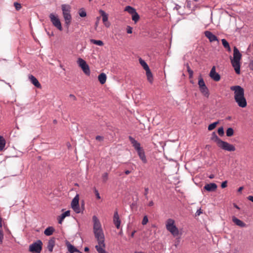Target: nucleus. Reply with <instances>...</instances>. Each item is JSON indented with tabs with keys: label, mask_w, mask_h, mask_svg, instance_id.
Segmentation results:
<instances>
[{
	"label": "nucleus",
	"mask_w": 253,
	"mask_h": 253,
	"mask_svg": "<svg viewBox=\"0 0 253 253\" xmlns=\"http://www.w3.org/2000/svg\"><path fill=\"white\" fill-rule=\"evenodd\" d=\"M230 89L234 91V99L238 106L242 108L247 106V103L245 97L244 88L240 85H234L230 87Z\"/></svg>",
	"instance_id": "nucleus-1"
},
{
	"label": "nucleus",
	"mask_w": 253,
	"mask_h": 253,
	"mask_svg": "<svg viewBox=\"0 0 253 253\" xmlns=\"http://www.w3.org/2000/svg\"><path fill=\"white\" fill-rule=\"evenodd\" d=\"M242 54L236 46L233 48V57H230L231 64L234 68L235 72L237 74H240L241 73V60L242 59Z\"/></svg>",
	"instance_id": "nucleus-2"
},
{
	"label": "nucleus",
	"mask_w": 253,
	"mask_h": 253,
	"mask_svg": "<svg viewBox=\"0 0 253 253\" xmlns=\"http://www.w3.org/2000/svg\"><path fill=\"white\" fill-rule=\"evenodd\" d=\"M71 6L68 4H63L61 5L62 14L65 20V25L68 28L72 20V16L70 14Z\"/></svg>",
	"instance_id": "nucleus-3"
},
{
	"label": "nucleus",
	"mask_w": 253,
	"mask_h": 253,
	"mask_svg": "<svg viewBox=\"0 0 253 253\" xmlns=\"http://www.w3.org/2000/svg\"><path fill=\"white\" fill-rule=\"evenodd\" d=\"M174 220L171 218H169L166 221V228L174 236H178L179 234L177 227L175 225Z\"/></svg>",
	"instance_id": "nucleus-4"
},
{
	"label": "nucleus",
	"mask_w": 253,
	"mask_h": 253,
	"mask_svg": "<svg viewBox=\"0 0 253 253\" xmlns=\"http://www.w3.org/2000/svg\"><path fill=\"white\" fill-rule=\"evenodd\" d=\"M42 243L41 240H37L29 246V251L33 253H40L42 249Z\"/></svg>",
	"instance_id": "nucleus-5"
},
{
	"label": "nucleus",
	"mask_w": 253,
	"mask_h": 253,
	"mask_svg": "<svg viewBox=\"0 0 253 253\" xmlns=\"http://www.w3.org/2000/svg\"><path fill=\"white\" fill-rule=\"evenodd\" d=\"M77 62L79 66L81 68L84 73L86 75H89L90 73V69L86 61L81 58H79Z\"/></svg>",
	"instance_id": "nucleus-6"
},
{
	"label": "nucleus",
	"mask_w": 253,
	"mask_h": 253,
	"mask_svg": "<svg viewBox=\"0 0 253 253\" xmlns=\"http://www.w3.org/2000/svg\"><path fill=\"white\" fill-rule=\"evenodd\" d=\"M79 195L77 194L72 200L71 202V207L74 211L77 213H79L81 212V209L79 205Z\"/></svg>",
	"instance_id": "nucleus-7"
},
{
	"label": "nucleus",
	"mask_w": 253,
	"mask_h": 253,
	"mask_svg": "<svg viewBox=\"0 0 253 253\" xmlns=\"http://www.w3.org/2000/svg\"><path fill=\"white\" fill-rule=\"evenodd\" d=\"M218 146L221 149L228 152H233L236 150V148L233 145L231 144L226 141H223L222 140Z\"/></svg>",
	"instance_id": "nucleus-8"
},
{
	"label": "nucleus",
	"mask_w": 253,
	"mask_h": 253,
	"mask_svg": "<svg viewBox=\"0 0 253 253\" xmlns=\"http://www.w3.org/2000/svg\"><path fill=\"white\" fill-rule=\"evenodd\" d=\"M50 21L52 24L57 28L59 30L62 31V27L59 19L57 16H56L53 13H50L49 16Z\"/></svg>",
	"instance_id": "nucleus-9"
},
{
	"label": "nucleus",
	"mask_w": 253,
	"mask_h": 253,
	"mask_svg": "<svg viewBox=\"0 0 253 253\" xmlns=\"http://www.w3.org/2000/svg\"><path fill=\"white\" fill-rule=\"evenodd\" d=\"M209 76L214 81L218 82L220 80V76L216 72L215 66L211 69Z\"/></svg>",
	"instance_id": "nucleus-10"
},
{
	"label": "nucleus",
	"mask_w": 253,
	"mask_h": 253,
	"mask_svg": "<svg viewBox=\"0 0 253 253\" xmlns=\"http://www.w3.org/2000/svg\"><path fill=\"white\" fill-rule=\"evenodd\" d=\"M101 16L102 17V21L106 27H109L110 25V23L108 21V14L103 10L100 9L99 11Z\"/></svg>",
	"instance_id": "nucleus-11"
},
{
	"label": "nucleus",
	"mask_w": 253,
	"mask_h": 253,
	"mask_svg": "<svg viewBox=\"0 0 253 253\" xmlns=\"http://www.w3.org/2000/svg\"><path fill=\"white\" fill-rule=\"evenodd\" d=\"M121 222V221L119 217L118 212L117 210H116L114 212L113 216V223L117 229H119L120 228Z\"/></svg>",
	"instance_id": "nucleus-12"
},
{
	"label": "nucleus",
	"mask_w": 253,
	"mask_h": 253,
	"mask_svg": "<svg viewBox=\"0 0 253 253\" xmlns=\"http://www.w3.org/2000/svg\"><path fill=\"white\" fill-rule=\"evenodd\" d=\"M204 34L205 36L209 39L210 42L218 41L217 37L212 32L209 31H206Z\"/></svg>",
	"instance_id": "nucleus-13"
},
{
	"label": "nucleus",
	"mask_w": 253,
	"mask_h": 253,
	"mask_svg": "<svg viewBox=\"0 0 253 253\" xmlns=\"http://www.w3.org/2000/svg\"><path fill=\"white\" fill-rule=\"evenodd\" d=\"M140 159L142 161L143 163H146L147 161L146 158L145 154L144 149L142 147L136 150Z\"/></svg>",
	"instance_id": "nucleus-14"
},
{
	"label": "nucleus",
	"mask_w": 253,
	"mask_h": 253,
	"mask_svg": "<svg viewBox=\"0 0 253 253\" xmlns=\"http://www.w3.org/2000/svg\"><path fill=\"white\" fill-rule=\"evenodd\" d=\"M217 185L214 183H210L206 184L204 187V189L208 192H212L217 189Z\"/></svg>",
	"instance_id": "nucleus-15"
},
{
	"label": "nucleus",
	"mask_w": 253,
	"mask_h": 253,
	"mask_svg": "<svg viewBox=\"0 0 253 253\" xmlns=\"http://www.w3.org/2000/svg\"><path fill=\"white\" fill-rule=\"evenodd\" d=\"M128 139L135 150L141 148L140 143L137 141L133 137L131 136H129Z\"/></svg>",
	"instance_id": "nucleus-16"
},
{
	"label": "nucleus",
	"mask_w": 253,
	"mask_h": 253,
	"mask_svg": "<svg viewBox=\"0 0 253 253\" xmlns=\"http://www.w3.org/2000/svg\"><path fill=\"white\" fill-rule=\"evenodd\" d=\"M29 79L30 82L37 88H41L42 87L41 84L39 83L37 79L32 75L29 76Z\"/></svg>",
	"instance_id": "nucleus-17"
},
{
	"label": "nucleus",
	"mask_w": 253,
	"mask_h": 253,
	"mask_svg": "<svg viewBox=\"0 0 253 253\" xmlns=\"http://www.w3.org/2000/svg\"><path fill=\"white\" fill-rule=\"evenodd\" d=\"M233 222L237 225L241 227H245L247 225L243 221L236 217L235 216H233L232 217Z\"/></svg>",
	"instance_id": "nucleus-18"
},
{
	"label": "nucleus",
	"mask_w": 253,
	"mask_h": 253,
	"mask_svg": "<svg viewBox=\"0 0 253 253\" xmlns=\"http://www.w3.org/2000/svg\"><path fill=\"white\" fill-rule=\"evenodd\" d=\"M55 239L54 237L51 238L48 241V243H47V248L50 252H52L53 251V249L55 246Z\"/></svg>",
	"instance_id": "nucleus-19"
},
{
	"label": "nucleus",
	"mask_w": 253,
	"mask_h": 253,
	"mask_svg": "<svg viewBox=\"0 0 253 253\" xmlns=\"http://www.w3.org/2000/svg\"><path fill=\"white\" fill-rule=\"evenodd\" d=\"M70 215V211H65L64 212L62 213L60 216H59L58 218V223L59 224H61L64 219L67 217L69 216Z\"/></svg>",
	"instance_id": "nucleus-20"
},
{
	"label": "nucleus",
	"mask_w": 253,
	"mask_h": 253,
	"mask_svg": "<svg viewBox=\"0 0 253 253\" xmlns=\"http://www.w3.org/2000/svg\"><path fill=\"white\" fill-rule=\"evenodd\" d=\"M200 91L201 93L206 97L208 98L210 96V92L208 88L206 85L205 87H201L199 88Z\"/></svg>",
	"instance_id": "nucleus-21"
},
{
	"label": "nucleus",
	"mask_w": 253,
	"mask_h": 253,
	"mask_svg": "<svg viewBox=\"0 0 253 253\" xmlns=\"http://www.w3.org/2000/svg\"><path fill=\"white\" fill-rule=\"evenodd\" d=\"M98 80L101 84H104L107 80L106 75L104 73H101L98 75Z\"/></svg>",
	"instance_id": "nucleus-22"
},
{
	"label": "nucleus",
	"mask_w": 253,
	"mask_h": 253,
	"mask_svg": "<svg viewBox=\"0 0 253 253\" xmlns=\"http://www.w3.org/2000/svg\"><path fill=\"white\" fill-rule=\"evenodd\" d=\"M66 245L68 247V251L70 253H74L75 252H78L79 253V252H80L77 248H76L74 246L71 245L69 242H67Z\"/></svg>",
	"instance_id": "nucleus-23"
},
{
	"label": "nucleus",
	"mask_w": 253,
	"mask_h": 253,
	"mask_svg": "<svg viewBox=\"0 0 253 253\" xmlns=\"http://www.w3.org/2000/svg\"><path fill=\"white\" fill-rule=\"evenodd\" d=\"M145 70L148 81L149 83H152L153 80V77L149 67L146 69Z\"/></svg>",
	"instance_id": "nucleus-24"
},
{
	"label": "nucleus",
	"mask_w": 253,
	"mask_h": 253,
	"mask_svg": "<svg viewBox=\"0 0 253 253\" xmlns=\"http://www.w3.org/2000/svg\"><path fill=\"white\" fill-rule=\"evenodd\" d=\"M211 139V140L215 142L217 144V146L222 141V140L217 136L215 132H213L212 133Z\"/></svg>",
	"instance_id": "nucleus-25"
},
{
	"label": "nucleus",
	"mask_w": 253,
	"mask_h": 253,
	"mask_svg": "<svg viewBox=\"0 0 253 253\" xmlns=\"http://www.w3.org/2000/svg\"><path fill=\"white\" fill-rule=\"evenodd\" d=\"M55 231V229L52 226H48L44 231V234L47 236H50L53 234Z\"/></svg>",
	"instance_id": "nucleus-26"
},
{
	"label": "nucleus",
	"mask_w": 253,
	"mask_h": 253,
	"mask_svg": "<svg viewBox=\"0 0 253 253\" xmlns=\"http://www.w3.org/2000/svg\"><path fill=\"white\" fill-rule=\"evenodd\" d=\"M125 10L126 11L128 12L129 13L131 14V15L133 14L134 12H135L136 10L133 7H131V6L127 5L126 6Z\"/></svg>",
	"instance_id": "nucleus-27"
},
{
	"label": "nucleus",
	"mask_w": 253,
	"mask_h": 253,
	"mask_svg": "<svg viewBox=\"0 0 253 253\" xmlns=\"http://www.w3.org/2000/svg\"><path fill=\"white\" fill-rule=\"evenodd\" d=\"M5 145V140L3 137L0 136V151L3 150Z\"/></svg>",
	"instance_id": "nucleus-28"
},
{
	"label": "nucleus",
	"mask_w": 253,
	"mask_h": 253,
	"mask_svg": "<svg viewBox=\"0 0 253 253\" xmlns=\"http://www.w3.org/2000/svg\"><path fill=\"white\" fill-rule=\"evenodd\" d=\"M199 87L200 88L201 87H205L206 85V84L204 82V79L203 78L200 76L198 79V83Z\"/></svg>",
	"instance_id": "nucleus-29"
},
{
	"label": "nucleus",
	"mask_w": 253,
	"mask_h": 253,
	"mask_svg": "<svg viewBox=\"0 0 253 253\" xmlns=\"http://www.w3.org/2000/svg\"><path fill=\"white\" fill-rule=\"evenodd\" d=\"M139 63L140 64V65L142 66V67L143 68V69L144 70L149 68V66L148 65L147 63L144 60H143L142 58H140L139 59Z\"/></svg>",
	"instance_id": "nucleus-30"
},
{
	"label": "nucleus",
	"mask_w": 253,
	"mask_h": 253,
	"mask_svg": "<svg viewBox=\"0 0 253 253\" xmlns=\"http://www.w3.org/2000/svg\"><path fill=\"white\" fill-rule=\"evenodd\" d=\"M234 129L232 127H228L226 130V134L228 137H231L234 134Z\"/></svg>",
	"instance_id": "nucleus-31"
},
{
	"label": "nucleus",
	"mask_w": 253,
	"mask_h": 253,
	"mask_svg": "<svg viewBox=\"0 0 253 253\" xmlns=\"http://www.w3.org/2000/svg\"><path fill=\"white\" fill-rule=\"evenodd\" d=\"M219 123L218 121L213 122L210 124L208 126V129L209 130L211 131L214 129L216 126Z\"/></svg>",
	"instance_id": "nucleus-32"
},
{
	"label": "nucleus",
	"mask_w": 253,
	"mask_h": 253,
	"mask_svg": "<svg viewBox=\"0 0 253 253\" xmlns=\"http://www.w3.org/2000/svg\"><path fill=\"white\" fill-rule=\"evenodd\" d=\"M140 17L139 14L137 13L136 11L133 14H132V20L135 23L138 21Z\"/></svg>",
	"instance_id": "nucleus-33"
},
{
	"label": "nucleus",
	"mask_w": 253,
	"mask_h": 253,
	"mask_svg": "<svg viewBox=\"0 0 253 253\" xmlns=\"http://www.w3.org/2000/svg\"><path fill=\"white\" fill-rule=\"evenodd\" d=\"M185 66L187 68V71L189 73V77L192 78L193 75V71L190 69V66L188 63L185 64Z\"/></svg>",
	"instance_id": "nucleus-34"
},
{
	"label": "nucleus",
	"mask_w": 253,
	"mask_h": 253,
	"mask_svg": "<svg viewBox=\"0 0 253 253\" xmlns=\"http://www.w3.org/2000/svg\"><path fill=\"white\" fill-rule=\"evenodd\" d=\"M79 14L81 17H84L86 16V13L83 8H81L79 10Z\"/></svg>",
	"instance_id": "nucleus-35"
},
{
	"label": "nucleus",
	"mask_w": 253,
	"mask_h": 253,
	"mask_svg": "<svg viewBox=\"0 0 253 253\" xmlns=\"http://www.w3.org/2000/svg\"><path fill=\"white\" fill-rule=\"evenodd\" d=\"M217 133L220 136H222L224 134V128L223 126L219 127L217 129Z\"/></svg>",
	"instance_id": "nucleus-36"
},
{
	"label": "nucleus",
	"mask_w": 253,
	"mask_h": 253,
	"mask_svg": "<svg viewBox=\"0 0 253 253\" xmlns=\"http://www.w3.org/2000/svg\"><path fill=\"white\" fill-rule=\"evenodd\" d=\"M221 42H222V44L223 46V47L225 48H227L229 45V42L227 41V40L225 39H223L221 40Z\"/></svg>",
	"instance_id": "nucleus-37"
},
{
	"label": "nucleus",
	"mask_w": 253,
	"mask_h": 253,
	"mask_svg": "<svg viewBox=\"0 0 253 253\" xmlns=\"http://www.w3.org/2000/svg\"><path fill=\"white\" fill-rule=\"evenodd\" d=\"M148 222V218L146 215H145L143 217V218L142 221V224L144 225H146Z\"/></svg>",
	"instance_id": "nucleus-38"
},
{
	"label": "nucleus",
	"mask_w": 253,
	"mask_h": 253,
	"mask_svg": "<svg viewBox=\"0 0 253 253\" xmlns=\"http://www.w3.org/2000/svg\"><path fill=\"white\" fill-rule=\"evenodd\" d=\"M14 5L15 7V9L17 10H19L21 8V4L20 3L17 2H15L14 3Z\"/></svg>",
	"instance_id": "nucleus-39"
},
{
	"label": "nucleus",
	"mask_w": 253,
	"mask_h": 253,
	"mask_svg": "<svg viewBox=\"0 0 253 253\" xmlns=\"http://www.w3.org/2000/svg\"><path fill=\"white\" fill-rule=\"evenodd\" d=\"M108 173L107 172L104 173L102 175V179L104 182H105L108 179Z\"/></svg>",
	"instance_id": "nucleus-40"
},
{
	"label": "nucleus",
	"mask_w": 253,
	"mask_h": 253,
	"mask_svg": "<svg viewBox=\"0 0 253 253\" xmlns=\"http://www.w3.org/2000/svg\"><path fill=\"white\" fill-rule=\"evenodd\" d=\"M126 32L128 34H131L132 33V28L130 26H127Z\"/></svg>",
	"instance_id": "nucleus-41"
},
{
	"label": "nucleus",
	"mask_w": 253,
	"mask_h": 253,
	"mask_svg": "<svg viewBox=\"0 0 253 253\" xmlns=\"http://www.w3.org/2000/svg\"><path fill=\"white\" fill-rule=\"evenodd\" d=\"M3 234L2 230H0V244H1L3 242Z\"/></svg>",
	"instance_id": "nucleus-42"
},
{
	"label": "nucleus",
	"mask_w": 253,
	"mask_h": 253,
	"mask_svg": "<svg viewBox=\"0 0 253 253\" xmlns=\"http://www.w3.org/2000/svg\"><path fill=\"white\" fill-rule=\"evenodd\" d=\"M103 139H104V137L101 136H100V135L96 136V141H98L99 142H101V141H103Z\"/></svg>",
	"instance_id": "nucleus-43"
},
{
	"label": "nucleus",
	"mask_w": 253,
	"mask_h": 253,
	"mask_svg": "<svg viewBox=\"0 0 253 253\" xmlns=\"http://www.w3.org/2000/svg\"><path fill=\"white\" fill-rule=\"evenodd\" d=\"M227 186V181H224L221 183V187L222 188H226Z\"/></svg>",
	"instance_id": "nucleus-44"
},
{
	"label": "nucleus",
	"mask_w": 253,
	"mask_h": 253,
	"mask_svg": "<svg viewBox=\"0 0 253 253\" xmlns=\"http://www.w3.org/2000/svg\"><path fill=\"white\" fill-rule=\"evenodd\" d=\"M103 42L101 40H96V45L99 46H102L103 45Z\"/></svg>",
	"instance_id": "nucleus-45"
},
{
	"label": "nucleus",
	"mask_w": 253,
	"mask_h": 253,
	"mask_svg": "<svg viewBox=\"0 0 253 253\" xmlns=\"http://www.w3.org/2000/svg\"><path fill=\"white\" fill-rule=\"evenodd\" d=\"M92 219L93 222V231L95 234V215L92 216Z\"/></svg>",
	"instance_id": "nucleus-46"
},
{
	"label": "nucleus",
	"mask_w": 253,
	"mask_h": 253,
	"mask_svg": "<svg viewBox=\"0 0 253 253\" xmlns=\"http://www.w3.org/2000/svg\"><path fill=\"white\" fill-rule=\"evenodd\" d=\"M145 192H144V196H145V198L146 199H148V196H147V194H148V191H149V189L148 187H146L145 188Z\"/></svg>",
	"instance_id": "nucleus-47"
},
{
	"label": "nucleus",
	"mask_w": 253,
	"mask_h": 253,
	"mask_svg": "<svg viewBox=\"0 0 253 253\" xmlns=\"http://www.w3.org/2000/svg\"><path fill=\"white\" fill-rule=\"evenodd\" d=\"M202 213V210L201 209H198L195 213V216H199Z\"/></svg>",
	"instance_id": "nucleus-48"
},
{
	"label": "nucleus",
	"mask_w": 253,
	"mask_h": 253,
	"mask_svg": "<svg viewBox=\"0 0 253 253\" xmlns=\"http://www.w3.org/2000/svg\"><path fill=\"white\" fill-rule=\"evenodd\" d=\"M100 199L101 197L99 195V193H98V191L96 190V200Z\"/></svg>",
	"instance_id": "nucleus-49"
},
{
	"label": "nucleus",
	"mask_w": 253,
	"mask_h": 253,
	"mask_svg": "<svg viewBox=\"0 0 253 253\" xmlns=\"http://www.w3.org/2000/svg\"><path fill=\"white\" fill-rule=\"evenodd\" d=\"M248 199L253 203V196H249L248 197Z\"/></svg>",
	"instance_id": "nucleus-50"
},
{
	"label": "nucleus",
	"mask_w": 253,
	"mask_h": 253,
	"mask_svg": "<svg viewBox=\"0 0 253 253\" xmlns=\"http://www.w3.org/2000/svg\"><path fill=\"white\" fill-rule=\"evenodd\" d=\"M243 189H244V187L243 186L240 187L238 189V190H237L238 192H241Z\"/></svg>",
	"instance_id": "nucleus-51"
},
{
	"label": "nucleus",
	"mask_w": 253,
	"mask_h": 253,
	"mask_svg": "<svg viewBox=\"0 0 253 253\" xmlns=\"http://www.w3.org/2000/svg\"><path fill=\"white\" fill-rule=\"evenodd\" d=\"M69 96L70 97H71L72 98H73V100H76V97L74 95L71 94H70Z\"/></svg>",
	"instance_id": "nucleus-52"
},
{
	"label": "nucleus",
	"mask_w": 253,
	"mask_h": 253,
	"mask_svg": "<svg viewBox=\"0 0 253 253\" xmlns=\"http://www.w3.org/2000/svg\"><path fill=\"white\" fill-rule=\"evenodd\" d=\"M130 172H131V171L129 170H126L125 171V173L126 175L129 174V173H130Z\"/></svg>",
	"instance_id": "nucleus-53"
},
{
	"label": "nucleus",
	"mask_w": 253,
	"mask_h": 253,
	"mask_svg": "<svg viewBox=\"0 0 253 253\" xmlns=\"http://www.w3.org/2000/svg\"><path fill=\"white\" fill-rule=\"evenodd\" d=\"M154 205V203L152 201L149 202L148 204V206L150 207L153 206Z\"/></svg>",
	"instance_id": "nucleus-54"
},
{
	"label": "nucleus",
	"mask_w": 253,
	"mask_h": 253,
	"mask_svg": "<svg viewBox=\"0 0 253 253\" xmlns=\"http://www.w3.org/2000/svg\"><path fill=\"white\" fill-rule=\"evenodd\" d=\"M233 206H234V207L236 209H237L238 210H240V209L239 207L237 205H236V204H234Z\"/></svg>",
	"instance_id": "nucleus-55"
},
{
	"label": "nucleus",
	"mask_w": 253,
	"mask_h": 253,
	"mask_svg": "<svg viewBox=\"0 0 253 253\" xmlns=\"http://www.w3.org/2000/svg\"><path fill=\"white\" fill-rule=\"evenodd\" d=\"M2 219L1 218H0V230H2Z\"/></svg>",
	"instance_id": "nucleus-56"
},
{
	"label": "nucleus",
	"mask_w": 253,
	"mask_h": 253,
	"mask_svg": "<svg viewBox=\"0 0 253 253\" xmlns=\"http://www.w3.org/2000/svg\"><path fill=\"white\" fill-rule=\"evenodd\" d=\"M225 48L227 50V51L228 52H231V47L230 46V45L227 48Z\"/></svg>",
	"instance_id": "nucleus-57"
},
{
	"label": "nucleus",
	"mask_w": 253,
	"mask_h": 253,
	"mask_svg": "<svg viewBox=\"0 0 253 253\" xmlns=\"http://www.w3.org/2000/svg\"><path fill=\"white\" fill-rule=\"evenodd\" d=\"M136 232V231H133L130 234V237H133L134 236V235L135 234V233Z\"/></svg>",
	"instance_id": "nucleus-58"
},
{
	"label": "nucleus",
	"mask_w": 253,
	"mask_h": 253,
	"mask_svg": "<svg viewBox=\"0 0 253 253\" xmlns=\"http://www.w3.org/2000/svg\"><path fill=\"white\" fill-rule=\"evenodd\" d=\"M210 179H212L214 177V176L213 174H211L209 177Z\"/></svg>",
	"instance_id": "nucleus-59"
},
{
	"label": "nucleus",
	"mask_w": 253,
	"mask_h": 253,
	"mask_svg": "<svg viewBox=\"0 0 253 253\" xmlns=\"http://www.w3.org/2000/svg\"><path fill=\"white\" fill-rule=\"evenodd\" d=\"M187 7H189V8H190V7H191L190 2H187Z\"/></svg>",
	"instance_id": "nucleus-60"
},
{
	"label": "nucleus",
	"mask_w": 253,
	"mask_h": 253,
	"mask_svg": "<svg viewBox=\"0 0 253 253\" xmlns=\"http://www.w3.org/2000/svg\"><path fill=\"white\" fill-rule=\"evenodd\" d=\"M84 251L85 252H87L89 251V248L87 247H85L84 249Z\"/></svg>",
	"instance_id": "nucleus-61"
},
{
	"label": "nucleus",
	"mask_w": 253,
	"mask_h": 253,
	"mask_svg": "<svg viewBox=\"0 0 253 253\" xmlns=\"http://www.w3.org/2000/svg\"><path fill=\"white\" fill-rule=\"evenodd\" d=\"M90 42L93 43V44H95V39H91L90 40Z\"/></svg>",
	"instance_id": "nucleus-62"
},
{
	"label": "nucleus",
	"mask_w": 253,
	"mask_h": 253,
	"mask_svg": "<svg viewBox=\"0 0 253 253\" xmlns=\"http://www.w3.org/2000/svg\"><path fill=\"white\" fill-rule=\"evenodd\" d=\"M53 123L54 124H56L57 123V121L56 120H53Z\"/></svg>",
	"instance_id": "nucleus-63"
},
{
	"label": "nucleus",
	"mask_w": 253,
	"mask_h": 253,
	"mask_svg": "<svg viewBox=\"0 0 253 253\" xmlns=\"http://www.w3.org/2000/svg\"><path fill=\"white\" fill-rule=\"evenodd\" d=\"M79 253H82V252H79Z\"/></svg>",
	"instance_id": "nucleus-64"
}]
</instances>
